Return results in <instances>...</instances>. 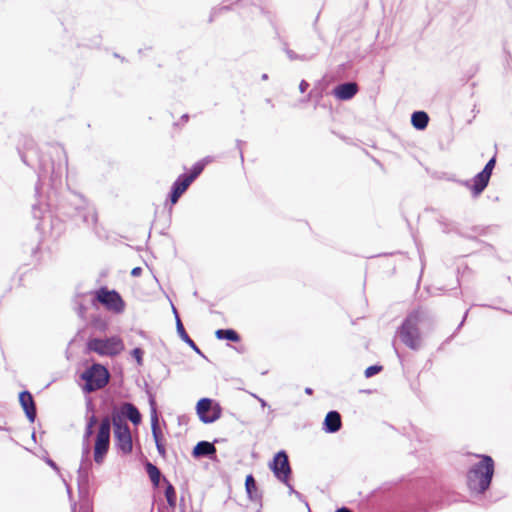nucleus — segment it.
<instances>
[{
  "instance_id": "f257e3e1",
  "label": "nucleus",
  "mask_w": 512,
  "mask_h": 512,
  "mask_svg": "<svg viewBox=\"0 0 512 512\" xmlns=\"http://www.w3.org/2000/svg\"><path fill=\"white\" fill-rule=\"evenodd\" d=\"M111 423L114 426V434L119 450L124 454L132 451V437L129 426L123 421L117 412H113L111 418L105 417L99 425L95 444H94V461L102 464L110 447V431Z\"/></svg>"
},
{
  "instance_id": "f03ea898",
  "label": "nucleus",
  "mask_w": 512,
  "mask_h": 512,
  "mask_svg": "<svg viewBox=\"0 0 512 512\" xmlns=\"http://www.w3.org/2000/svg\"><path fill=\"white\" fill-rule=\"evenodd\" d=\"M494 474V462L490 456H481V461L467 473V485L471 492L483 493L491 483Z\"/></svg>"
},
{
  "instance_id": "7ed1b4c3",
  "label": "nucleus",
  "mask_w": 512,
  "mask_h": 512,
  "mask_svg": "<svg viewBox=\"0 0 512 512\" xmlns=\"http://www.w3.org/2000/svg\"><path fill=\"white\" fill-rule=\"evenodd\" d=\"M420 320L421 313L419 311L412 312L407 316L398 331L401 341L412 350L421 347V336L418 328Z\"/></svg>"
},
{
  "instance_id": "20e7f679",
  "label": "nucleus",
  "mask_w": 512,
  "mask_h": 512,
  "mask_svg": "<svg viewBox=\"0 0 512 512\" xmlns=\"http://www.w3.org/2000/svg\"><path fill=\"white\" fill-rule=\"evenodd\" d=\"M109 377V372L104 366L93 364L81 374V379L85 381L82 389L86 393L99 390L108 383Z\"/></svg>"
},
{
  "instance_id": "39448f33",
  "label": "nucleus",
  "mask_w": 512,
  "mask_h": 512,
  "mask_svg": "<svg viewBox=\"0 0 512 512\" xmlns=\"http://www.w3.org/2000/svg\"><path fill=\"white\" fill-rule=\"evenodd\" d=\"M87 348L100 356L113 357L120 354L125 346L119 336H112L109 338H92L87 342Z\"/></svg>"
},
{
  "instance_id": "423d86ee",
  "label": "nucleus",
  "mask_w": 512,
  "mask_h": 512,
  "mask_svg": "<svg viewBox=\"0 0 512 512\" xmlns=\"http://www.w3.org/2000/svg\"><path fill=\"white\" fill-rule=\"evenodd\" d=\"M199 419L203 423H213L221 417L222 408L210 398H202L196 405Z\"/></svg>"
},
{
  "instance_id": "0eeeda50",
  "label": "nucleus",
  "mask_w": 512,
  "mask_h": 512,
  "mask_svg": "<svg viewBox=\"0 0 512 512\" xmlns=\"http://www.w3.org/2000/svg\"><path fill=\"white\" fill-rule=\"evenodd\" d=\"M96 299L113 312L121 313L124 310V301L115 290L109 291L106 288H101L96 292Z\"/></svg>"
},
{
  "instance_id": "6e6552de",
  "label": "nucleus",
  "mask_w": 512,
  "mask_h": 512,
  "mask_svg": "<svg viewBox=\"0 0 512 512\" xmlns=\"http://www.w3.org/2000/svg\"><path fill=\"white\" fill-rule=\"evenodd\" d=\"M270 469L273 471L275 477L287 484L291 474V468L288 460V455L285 451H279L275 454L273 461L269 464Z\"/></svg>"
},
{
  "instance_id": "1a4fd4ad",
  "label": "nucleus",
  "mask_w": 512,
  "mask_h": 512,
  "mask_svg": "<svg viewBox=\"0 0 512 512\" xmlns=\"http://www.w3.org/2000/svg\"><path fill=\"white\" fill-rule=\"evenodd\" d=\"M151 429H152V435H153V438H154V441L156 444L157 451L162 457H165L166 450H165L164 444L161 441L162 433H161L160 427H159L158 415L154 408L152 409V413H151Z\"/></svg>"
},
{
  "instance_id": "9d476101",
  "label": "nucleus",
  "mask_w": 512,
  "mask_h": 512,
  "mask_svg": "<svg viewBox=\"0 0 512 512\" xmlns=\"http://www.w3.org/2000/svg\"><path fill=\"white\" fill-rule=\"evenodd\" d=\"M191 181L186 177V175H180L177 180L172 185L170 200L172 204H176L182 194L188 189L191 185Z\"/></svg>"
},
{
  "instance_id": "9b49d317",
  "label": "nucleus",
  "mask_w": 512,
  "mask_h": 512,
  "mask_svg": "<svg viewBox=\"0 0 512 512\" xmlns=\"http://www.w3.org/2000/svg\"><path fill=\"white\" fill-rule=\"evenodd\" d=\"M358 91L356 83L347 82L340 84L333 90L334 96L339 100H349L355 96Z\"/></svg>"
},
{
  "instance_id": "f8f14e48",
  "label": "nucleus",
  "mask_w": 512,
  "mask_h": 512,
  "mask_svg": "<svg viewBox=\"0 0 512 512\" xmlns=\"http://www.w3.org/2000/svg\"><path fill=\"white\" fill-rule=\"evenodd\" d=\"M19 401L27 418L33 422L36 417V408L32 395L28 391H23L19 395Z\"/></svg>"
},
{
  "instance_id": "ddd939ff",
  "label": "nucleus",
  "mask_w": 512,
  "mask_h": 512,
  "mask_svg": "<svg viewBox=\"0 0 512 512\" xmlns=\"http://www.w3.org/2000/svg\"><path fill=\"white\" fill-rule=\"evenodd\" d=\"M342 425L341 416L337 411H330L327 413L324 420L323 429L327 433H335L340 430Z\"/></svg>"
},
{
  "instance_id": "4468645a",
  "label": "nucleus",
  "mask_w": 512,
  "mask_h": 512,
  "mask_svg": "<svg viewBox=\"0 0 512 512\" xmlns=\"http://www.w3.org/2000/svg\"><path fill=\"white\" fill-rule=\"evenodd\" d=\"M121 418L123 417L128 418L133 424L137 425L141 421V415L138 411V409L131 403H124L120 411H116Z\"/></svg>"
},
{
  "instance_id": "2eb2a0df",
  "label": "nucleus",
  "mask_w": 512,
  "mask_h": 512,
  "mask_svg": "<svg viewBox=\"0 0 512 512\" xmlns=\"http://www.w3.org/2000/svg\"><path fill=\"white\" fill-rule=\"evenodd\" d=\"M490 176L486 172H479L473 178V185L470 187L474 195H479L488 185Z\"/></svg>"
},
{
  "instance_id": "dca6fc26",
  "label": "nucleus",
  "mask_w": 512,
  "mask_h": 512,
  "mask_svg": "<svg viewBox=\"0 0 512 512\" xmlns=\"http://www.w3.org/2000/svg\"><path fill=\"white\" fill-rule=\"evenodd\" d=\"M216 453L215 446L208 441H200L193 449L194 457L211 456Z\"/></svg>"
},
{
  "instance_id": "f3484780",
  "label": "nucleus",
  "mask_w": 512,
  "mask_h": 512,
  "mask_svg": "<svg viewBox=\"0 0 512 512\" xmlns=\"http://www.w3.org/2000/svg\"><path fill=\"white\" fill-rule=\"evenodd\" d=\"M174 313L176 315V328H177V332H178L180 338L184 342H186L195 352H197L198 354H201L200 349L197 347L195 342L190 338V336L186 333V331L183 327V324H182L180 318L178 317L175 309H174Z\"/></svg>"
},
{
  "instance_id": "a211bd4d",
  "label": "nucleus",
  "mask_w": 512,
  "mask_h": 512,
  "mask_svg": "<svg viewBox=\"0 0 512 512\" xmlns=\"http://www.w3.org/2000/svg\"><path fill=\"white\" fill-rule=\"evenodd\" d=\"M428 121L429 117L424 111H416L412 114L411 122L416 129L422 130L426 128Z\"/></svg>"
},
{
  "instance_id": "6ab92c4d",
  "label": "nucleus",
  "mask_w": 512,
  "mask_h": 512,
  "mask_svg": "<svg viewBox=\"0 0 512 512\" xmlns=\"http://www.w3.org/2000/svg\"><path fill=\"white\" fill-rule=\"evenodd\" d=\"M215 335L218 339H226L232 342H238L240 340L237 332L232 329H218Z\"/></svg>"
},
{
  "instance_id": "aec40b11",
  "label": "nucleus",
  "mask_w": 512,
  "mask_h": 512,
  "mask_svg": "<svg viewBox=\"0 0 512 512\" xmlns=\"http://www.w3.org/2000/svg\"><path fill=\"white\" fill-rule=\"evenodd\" d=\"M145 467H146V472H147L150 480L152 481V483L154 485H158L159 481H160V477H161L160 470L150 462H147Z\"/></svg>"
},
{
  "instance_id": "412c9836",
  "label": "nucleus",
  "mask_w": 512,
  "mask_h": 512,
  "mask_svg": "<svg viewBox=\"0 0 512 512\" xmlns=\"http://www.w3.org/2000/svg\"><path fill=\"white\" fill-rule=\"evenodd\" d=\"M207 161L203 160V161H200V162H197L192 170H191V173L189 175H186V177L191 181L193 182L203 171L204 167H205V164H206Z\"/></svg>"
},
{
  "instance_id": "4be33fe9",
  "label": "nucleus",
  "mask_w": 512,
  "mask_h": 512,
  "mask_svg": "<svg viewBox=\"0 0 512 512\" xmlns=\"http://www.w3.org/2000/svg\"><path fill=\"white\" fill-rule=\"evenodd\" d=\"M165 497L167 500V503L170 507H175L176 505V492L174 487L171 484H168V486L165 489Z\"/></svg>"
},
{
  "instance_id": "5701e85b",
  "label": "nucleus",
  "mask_w": 512,
  "mask_h": 512,
  "mask_svg": "<svg viewBox=\"0 0 512 512\" xmlns=\"http://www.w3.org/2000/svg\"><path fill=\"white\" fill-rule=\"evenodd\" d=\"M246 491L251 496L252 492L256 490V482L252 475H248L245 481Z\"/></svg>"
},
{
  "instance_id": "b1692460",
  "label": "nucleus",
  "mask_w": 512,
  "mask_h": 512,
  "mask_svg": "<svg viewBox=\"0 0 512 512\" xmlns=\"http://www.w3.org/2000/svg\"><path fill=\"white\" fill-rule=\"evenodd\" d=\"M143 350L140 348H135L132 350L131 355L136 360L137 364L141 366L143 364Z\"/></svg>"
},
{
  "instance_id": "393cba45",
  "label": "nucleus",
  "mask_w": 512,
  "mask_h": 512,
  "mask_svg": "<svg viewBox=\"0 0 512 512\" xmlns=\"http://www.w3.org/2000/svg\"><path fill=\"white\" fill-rule=\"evenodd\" d=\"M286 54L288 56V58L290 60H302V61H306V60H309L308 57L304 56V55H298L296 54L294 51L290 50V49H286Z\"/></svg>"
},
{
  "instance_id": "a878e982",
  "label": "nucleus",
  "mask_w": 512,
  "mask_h": 512,
  "mask_svg": "<svg viewBox=\"0 0 512 512\" xmlns=\"http://www.w3.org/2000/svg\"><path fill=\"white\" fill-rule=\"evenodd\" d=\"M382 367L381 366H377V365H373V366H369L366 370H365V376L367 378H370L374 375H376L377 373H379L381 371Z\"/></svg>"
},
{
  "instance_id": "bb28decb",
  "label": "nucleus",
  "mask_w": 512,
  "mask_h": 512,
  "mask_svg": "<svg viewBox=\"0 0 512 512\" xmlns=\"http://www.w3.org/2000/svg\"><path fill=\"white\" fill-rule=\"evenodd\" d=\"M83 219L87 223H96L97 222V215L93 209H90L88 214L83 216Z\"/></svg>"
},
{
  "instance_id": "cd10ccee",
  "label": "nucleus",
  "mask_w": 512,
  "mask_h": 512,
  "mask_svg": "<svg viewBox=\"0 0 512 512\" xmlns=\"http://www.w3.org/2000/svg\"><path fill=\"white\" fill-rule=\"evenodd\" d=\"M495 163H496V160L495 158H491L487 164L485 165L484 169L482 170L483 172H486L487 175H489L491 177V174H492V171L495 167Z\"/></svg>"
},
{
  "instance_id": "c85d7f7f",
  "label": "nucleus",
  "mask_w": 512,
  "mask_h": 512,
  "mask_svg": "<svg viewBox=\"0 0 512 512\" xmlns=\"http://www.w3.org/2000/svg\"><path fill=\"white\" fill-rule=\"evenodd\" d=\"M89 453H90V447H89L88 441H86V442H84L83 450H82V464L87 459Z\"/></svg>"
},
{
  "instance_id": "c756f323",
  "label": "nucleus",
  "mask_w": 512,
  "mask_h": 512,
  "mask_svg": "<svg viewBox=\"0 0 512 512\" xmlns=\"http://www.w3.org/2000/svg\"><path fill=\"white\" fill-rule=\"evenodd\" d=\"M92 434H93V427L86 426L84 435H83L84 442L88 441V439L91 437Z\"/></svg>"
},
{
  "instance_id": "7c9ffc66",
  "label": "nucleus",
  "mask_w": 512,
  "mask_h": 512,
  "mask_svg": "<svg viewBox=\"0 0 512 512\" xmlns=\"http://www.w3.org/2000/svg\"><path fill=\"white\" fill-rule=\"evenodd\" d=\"M97 423V418L95 415H92L88 418L86 426L94 427V425Z\"/></svg>"
},
{
  "instance_id": "2f4dec72",
  "label": "nucleus",
  "mask_w": 512,
  "mask_h": 512,
  "mask_svg": "<svg viewBox=\"0 0 512 512\" xmlns=\"http://www.w3.org/2000/svg\"><path fill=\"white\" fill-rule=\"evenodd\" d=\"M309 84L305 81V80H302L300 82V85H299V90L303 93L306 91V89L308 88Z\"/></svg>"
},
{
  "instance_id": "473e14b6",
  "label": "nucleus",
  "mask_w": 512,
  "mask_h": 512,
  "mask_svg": "<svg viewBox=\"0 0 512 512\" xmlns=\"http://www.w3.org/2000/svg\"><path fill=\"white\" fill-rule=\"evenodd\" d=\"M141 272H142V269L140 267H135L132 269L131 275L134 277H137L141 274Z\"/></svg>"
},
{
  "instance_id": "72a5a7b5",
  "label": "nucleus",
  "mask_w": 512,
  "mask_h": 512,
  "mask_svg": "<svg viewBox=\"0 0 512 512\" xmlns=\"http://www.w3.org/2000/svg\"><path fill=\"white\" fill-rule=\"evenodd\" d=\"M286 485L289 487V492H290L291 494H295L298 498H300V497H301V494H300L299 492L295 491V490L293 489V487L289 484V482H288V481H287V484H286Z\"/></svg>"
},
{
  "instance_id": "f704fd0d",
  "label": "nucleus",
  "mask_w": 512,
  "mask_h": 512,
  "mask_svg": "<svg viewBox=\"0 0 512 512\" xmlns=\"http://www.w3.org/2000/svg\"><path fill=\"white\" fill-rule=\"evenodd\" d=\"M46 462H47V464H48L50 467H52L53 469H55V470H57V471H58V467H57L56 463H55L53 460H51V459H47V461H46Z\"/></svg>"
},
{
  "instance_id": "c9c22d12",
  "label": "nucleus",
  "mask_w": 512,
  "mask_h": 512,
  "mask_svg": "<svg viewBox=\"0 0 512 512\" xmlns=\"http://www.w3.org/2000/svg\"><path fill=\"white\" fill-rule=\"evenodd\" d=\"M336 512H352V511L346 507H342V508L337 509Z\"/></svg>"
},
{
  "instance_id": "e433bc0d",
  "label": "nucleus",
  "mask_w": 512,
  "mask_h": 512,
  "mask_svg": "<svg viewBox=\"0 0 512 512\" xmlns=\"http://www.w3.org/2000/svg\"><path fill=\"white\" fill-rule=\"evenodd\" d=\"M305 393L308 394V395H311L313 393V390L311 388L307 387L305 389Z\"/></svg>"
},
{
  "instance_id": "4c0bfd02",
  "label": "nucleus",
  "mask_w": 512,
  "mask_h": 512,
  "mask_svg": "<svg viewBox=\"0 0 512 512\" xmlns=\"http://www.w3.org/2000/svg\"><path fill=\"white\" fill-rule=\"evenodd\" d=\"M66 487H67V493H68V495H69V496H71V489H70V487H69L68 485H66Z\"/></svg>"
},
{
  "instance_id": "58836bf2",
  "label": "nucleus",
  "mask_w": 512,
  "mask_h": 512,
  "mask_svg": "<svg viewBox=\"0 0 512 512\" xmlns=\"http://www.w3.org/2000/svg\"><path fill=\"white\" fill-rule=\"evenodd\" d=\"M76 509V503L72 504V511L75 512Z\"/></svg>"
},
{
  "instance_id": "ea45409f",
  "label": "nucleus",
  "mask_w": 512,
  "mask_h": 512,
  "mask_svg": "<svg viewBox=\"0 0 512 512\" xmlns=\"http://www.w3.org/2000/svg\"><path fill=\"white\" fill-rule=\"evenodd\" d=\"M267 78H268L267 74H263V75H262V79H263V80H266Z\"/></svg>"
},
{
  "instance_id": "a19ab883",
  "label": "nucleus",
  "mask_w": 512,
  "mask_h": 512,
  "mask_svg": "<svg viewBox=\"0 0 512 512\" xmlns=\"http://www.w3.org/2000/svg\"><path fill=\"white\" fill-rule=\"evenodd\" d=\"M260 402H261V405H262V406H265V405H266V402H265L264 400H262V399H261V400H260Z\"/></svg>"
}]
</instances>
